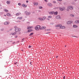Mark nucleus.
Here are the masks:
<instances>
[{
	"mask_svg": "<svg viewBox=\"0 0 79 79\" xmlns=\"http://www.w3.org/2000/svg\"><path fill=\"white\" fill-rule=\"evenodd\" d=\"M73 27H77V26L74 25L73 26Z\"/></svg>",
	"mask_w": 79,
	"mask_h": 79,
	"instance_id": "16",
	"label": "nucleus"
},
{
	"mask_svg": "<svg viewBox=\"0 0 79 79\" xmlns=\"http://www.w3.org/2000/svg\"><path fill=\"white\" fill-rule=\"evenodd\" d=\"M53 14L55 15H58V12L56 11V12H53Z\"/></svg>",
	"mask_w": 79,
	"mask_h": 79,
	"instance_id": "11",
	"label": "nucleus"
},
{
	"mask_svg": "<svg viewBox=\"0 0 79 79\" xmlns=\"http://www.w3.org/2000/svg\"><path fill=\"white\" fill-rule=\"evenodd\" d=\"M58 56H56V58H58Z\"/></svg>",
	"mask_w": 79,
	"mask_h": 79,
	"instance_id": "54",
	"label": "nucleus"
},
{
	"mask_svg": "<svg viewBox=\"0 0 79 79\" xmlns=\"http://www.w3.org/2000/svg\"><path fill=\"white\" fill-rule=\"evenodd\" d=\"M10 42H12V40L10 41Z\"/></svg>",
	"mask_w": 79,
	"mask_h": 79,
	"instance_id": "63",
	"label": "nucleus"
},
{
	"mask_svg": "<svg viewBox=\"0 0 79 79\" xmlns=\"http://www.w3.org/2000/svg\"><path fill=\"white\" fill-rule=\"evenodd\" d=\"M56 19H60V18H61V17L60 15H57L56 17Z\"/></svg>",
	"mask_w": 79,
	"mask_h": 79,
	"instance_id": "4",
	"label": "nucleus"
},
{
	"mask_svg": "<svg viewBox=\"0 0 79 79\" xmlns=\"http://www.w3.org/2000/svg\"><path fill=\"white\" fill-rule=\"evenodd\" d=\"M30 28H31H31H32V27H30Z\"/></svg>",
	"mask_w": 79,
	"mask_h": 79,
	"instance_id": "60",
	"label": "nucleus"
},
{
	"mask_svg": "<svg viewBox=\"0 0 79 79\" xmlns=\"http://www.w3.org/2000/svg\"><path fill=\"white\" fill-rule=\"evenodd\" d=\"M44 1H45V2H48V1H47V0H44Z\"/></svg>",
	"mask_w": 79,
	"mask_h": 79,
	"instance_id": "45",
	"label": "nucleus"
},
{
	"mask_svg": "<svg viewBox=\"0 0 79 79\" xmlns=\"http://www.w3.org/2000/svg\"><path fill=\"white\" fill-rule=\"evenodd\" d=\"M31 13L30 12H28L27 11H25V14L27 15V16H28V15H31Z\"/></svg>",
	"mask_w": 79,
	"mask_h": 79,
	"instance_id": "1",
	"label": "nucleus"
},
{
	"mask_svg": "<svg viewBox=\"0 0 79 79\" xmlns=\"http://www.w3.org/2000/svg\"><path fill=\"white\" fill-rule=\"evenodd\" d=\"M18 37V36L16 35L15 36V38H17Z\"/></svg>",
	"mask_w": 79,
	"mask_h": 79,
	"instance_id": "52",
	"label": "nucleus"
},
{
	"mask_svg": "<svg viewBox=\"0 0 79 79\" xmlns=\"http://www.w3.org/2000/svg\"><path fill=\"white\" fill-rule=\"evenodd\" d=\"M43 27V29H45L46 28V27Z\"/></svg>",
	"mask_w": 79,
	"mask_h": 79,
	"instance_id": "32",
	"label": "nucleus"
},
{
	"mask_svg": "<svg viewBox=\"0 0 79 79\" xmlns=\"http://www.w3.org/2000/svg\"><path fill=\"white\" fill-rule=\"evenodd\" d=\"M49 33H50V32H47V33H46V34H49Z\"/></svg>",
	"mask_w": 79,
	"mask_h": 79,
	"instance_id": "48",
	"label": "nucleus"
},
{
	"mask_svg": "<svg viewBox=\"0 0 79 79\" xmlns=\"http://www.w3.org/2000/svg\"><path fill=\"white\" fill-rule=\"evenodd\" d=\"M35 30H36V31H39V30L40 29L37 27V26H36L35 27Z\"/></svg>",
	"mask_w": 79,
	"mask_h": 79,
	"instance_id": "8",
	"label": "nucleus"
},
{
	"mask_svg": "<svg viewBox=\"0 0 79 79\" xmlns=\"http://www.w3.org/2000/svg\"><path fill=\"white\" fill-rule=\"evenodd\" d=\"M61 26L62 25L61 24L58 25V27H59L60 28H61Z\"/></svg>",
	"mask_w": 79,
	"mask_h": 79,
	"instance_id": "15",
	"label": "nucleus"
},
{
	"mask_svg": "<svg viewBox=\"0 0 79 79\" xmlns=\"http://www.w3.org/2000/svg\"><path fill=\"white\" fill-rule=\"evenodd\" d=\"M40 20V21H43V20L42 19V18H38Z\"/></svg>",
	"mask_w": 79,
	"mask_h": 79,
	"instance_id": "18",
	"label": "nucleus"
},
{
	"mask_svg": "<svg viewBox=\"0 0 79 79\" xmlns=\"http://www.w3.org/2000/svg\"><path fill=\"white\" fill-rule=\"evenodd\" d=\"M71 16H72V17H74V15H71Z\"/></svg>",
	"mask_w": 79,
	"mask_h": 79,
	"instance_id": "35",
	"label": "nucleus"
},
{
	"mask_svg": "<svg viewBox=\"0 0 79 79\" xmlns=\"http://www.w3.org/2000/svg\"><path fill=\"white\" fill-rule=\"evenodd\" d=\"M68 8H69V9H70V10H73V6H69L68 7Z\"/></svg>",
	"mask_w": 79,
	"mask_h": 79,
	"instance_id": "6",
	"label": "nucleus"
},
{
	"mask_svg": "<svg viewBox=\"0 0 79 79\" xmlns=\"http://www.w3.org/2000/svg\"><path fill=\"white\" fill-rule=\"evenodd\" d=\"M32 46H29V48H31Z\"/></svg>",
	"mask_w": 79,
	"mask_h": 79,
	"instance_id": "41",
	"label": "nucleus"
},
{
	"mask_svg": "<svg viewBox=\"0 0 79 79\" xmlns=\"http://www.w3.org/2000/svg\"><path fill=\"white\" fill-rule=\"evenodd\" d=\"M24 38H23V39H22V40H24Z\"/></svg>",
	"mask_w": 79,
	"mask_h": 79,
	"instance_id": "61",
	"label": "nucleus"
},
{
	"mask_svg": "<svg viewBox=\"0 0 79 79\" xmlns=\"http://www.w3.org/2000/svg\"><path fill=\"white\" fill-rule=\"evenodd\" d=\"M15 43V42H14V43H12V44H14Z\"/></svg>",
	"mask_w": 79,
	"mask_h": 79,
	"instance_id": "59",
	"label": "nucleus"
},
{
	"mask_svg": "<svg viewBox=\"0 0 79 79\" xmlns=\"http://www.w3.org/2000/svg\"><path fill=\"white\" fill-rule=\"evenodd\" d=\"M57 1H59V2H61L62 1V0H57Z\"/></svg>",
	"mask_w": 79,
	"mask_h": 79,
	"instance_id": "44",
	"label": "nucleus"
},
{
	"mask_svg": "<svg viewBox=\"0 0 79 79\" xmlns=\"http://www.w3.org/2000/svg\"><path fill=\"white\" fill-rule=\"evenodd\" d=\"M75 23H76L77 24H78V22L77 20H76L75 22Z\"/></svg>",
	"mask_w": 79,
	"mask_h": 79,
	"instance_id": "26",
	"label": "nucleus"
},
{
	"mask_svg": "<svg viewBox=\"0 0 79 79\" xmlns=\"http://www.w3.org/2000/svg\"><path fill=\"white\" fill-rule=\"evenodd\" d=\"M21 5V3H18V5H19V6H20V5Z\"/></svg>",
	"mask_w": 79,
	"mask_h": 79,
	"instance_id": "37",
	"label": "nucleus"
},
{
	"mask_svg": "<svg viewBox=\"0 0 79 79\" xmlns=\"http://www.w3.org/2000/svg\"><path fill=\"white\" fill-rule=\"evenodd\" d=\"M47 20H48V21H49V20H50V19H48V18H47Z\"/></svg>",
	"mask_w": 79,
	"mask_h": 79,
	"instance_id": "50",
	"label": "nucleus"
},
{
	"mask_svg": "<svg viewBox=\"0 0 79 79\" xmlns=\"http://www.w3.org/2000/svg\"><path fill=\"white\" fill-rule=\"evenodd\" d=\"M56 8H57V9H58L59 8H58V7H56Z\"/></svg>",
	"mask_w": 79,
	"mask_h": 79,
	"instance_id": "64",
	"label": "nucleus"
},
{
	"mask_svg": "<svg viewBox=\"0 0 79 79\" xmlns=\"http://www.w3.org/2000/svg\"><path fill=\"white\" fill-rule=\"evenodd\" d=\"M30 30L31 32L32 31V29H30Z\"/></svg>",
	"mask_w": 79,
	"mask_h": 79,
	"instance_id": "55",
	"label": "nucleus"
},
{
	"mask_svg": "<svg viewBox=\"0 0 79 79\" xmlns=\"http://www.w3.org/2000/svg\"><path fill=\"white\" fill-rule=\"evenodd\" d=\"M4 11H5L6 13H7V12H8V10H6L5 9Z\"/></svg>",
	"mask_w": 79,
	"mask_h": 79,
	"instance_id": "23",
	"label": "nucleus"
},
{
	"mask_svg": "<svg viewBox=\"0 0 79 79\" xmlns=\"http://www.w3.org/2000/svg\"><path fill=\"white\" fill-rule=\"evenodd\" d=\"M65 79V76H64V77H63V79Z\"/></svg>",
	"mask_w": 79,
	"mask_h": 79,
	"instance_id": "53",
	"label": "nucleus"
},
{
	"mask_svg": "<svg viewBox=\"0 0 79 79\" xmlns=\"http://www.w3.org/2000/svg\"><path fill=\"white\" fill-rule=\"evenodd\" d=\"M48 6H49V7H52V6H53V5L50 3H49L48 4Z\"/></svg>",
	"mask_w": 79,
	"mask_h": 79,
	"instance_id": "5",
	"label": "nucleus"
},
{
	"mask_svg": "<svg viewBox=\"0 0 79 79\" xmlns=\"http://www.w3.org/2000/svg\"><path fill=\"white\" fill-rule=\"evenodd\" d=\"M50 30H51L50 29H48L47 30V31H50Z\"/></svg>",
	"mask_w": 79,
	"mask_h": 79,
	"instance_id": "46",
	"label": "nucleus"
},
{
	"mask_svg": "<svg viewBox=\"0 0 79 79\" xmlns=\"http://www.w3.org/2000/svg\"><path fill=\"white\" fill-rule=\"evenodd\" d=\"M33 4L35 5H38L39 4L37 2H34Z\"/></svg>",
	"mask_w": 79,
	"mask_h": 79,
	"instance_id": "13",
	"label": "nucleus"
},
{
	"mask_svg": "<svg viewBox=\"0 0 79 79\" xmlns=\"http://www.w3.org/2000/svg\"><path fill=\"white\" fill-rule=\"evenodd\" d=\"M17 19H19L20 20V19H23V17H18Z\"/></svg>",
	"mask_w": 79,
	"mask_h": 79,
	"instance_id": "17",
	"label": "nucleus"
},
{
	"mask_svg": "<svg viewBox=\"0 0 79 79\" xmlns=\"http://www.w3.org/2000/svg\"><path fill=\"white\" fill-rule=\"evenodd\" d=\"M33 34H34V33H31L29 35V36H31V35H33Z\"/></svg>",
	"mask_w": 79,
	"mask_h": 79,
	"instance_id": "21",
	"label": "nucleus"
},
{
	"mask_svg": "<svg viewBox=\"0 0 79 79\" xmlns=\"http://www.w3.org/2000/svg\"><path fill=\"white\" fill-rule=\"evenodd\" d=\"M31 29V28H30V27H28L27 28V29Z\"/></svg>",
	"mask_w": 79,
	"mask_h": 79,
	"instance_id": "36",
	"label": "nucleus"
},
{
	"mask_svg": "<svg viewBox=\"0 0 79 79\" xmlns=\"http://www.w3.org/2000/svg\"><path fill=\"white\" fill-rule=\"evenodd\" d=\"M69 8H68V9H67V11H69Z\"/></svg>",
	"mask_w": 79,
	"mask_h": 79,
	"instance_id": "40",
	"label": "nucleus"
},
{
	"mask_svg": "<svg viewBox=\"0 0 79 79\" xmlns=\"http://www.w3.org/2000/svg\"><path fill=\"white\" fill-rule=\"evenodd\" d=\"M13 30V28H12L10 29V31H11V30Z\"/></svg>",
	"mask_w": 79,
	"mask_h": 79,
	"instance_id": "47",
	"label": "nucleus"
},
{
	"mask_svg": "<svg viewBox=\"0 0 79 79\" xmlns=\"http://www.w3.org/2000/svg\"><path fill=\"white\" fill-rule=\"evenodd\" d=\"M77 21H78V23H79V20H77Z\"/></svg>",
	"mask_w": 79,
	"mask_h": 79,
	"instance_id": "51",
	"label": "nucleus"
},
{
	"mask_svg": "<svg viewBox=\"0 0 79 79\" xmlns=\"http://www.w3.org/2000/svg\"><path fill=\"white\" fill-rule=\"evenodd\" d=\"M30 64L31 65H32V63L31 62H30Z\"/></svg>",
	"mask_w": 79,
	"mask_h": 79,
	"instance_id": "57",
	"label": "nucleus"
},
{
	"mask_svg": "<svg viewBox=\"0 0 79 79\" xmlns=\"http://www.w3.org/2000/svg\"><path fill=\"white\" fill-rule=\"evenodd\" d=\"M31 32V30L30 29L28 30L27 32Z\"/></svg>",
	"mask_w": 79,
	"mask_h": 79,
	"instance_id": "31",
	"label": "nucleus"
},
{
	"mask_svg": "<svg viewBox=\"0 0 79 79\" xmlns=\"http://www.w3.org/2000/svg\"><path fill=\"white\" fill-rule=\"evenodd\" d=\"M9 24L8 22H6L4 23V25H8Z\"/></svg>",
	"mask_w": 79,
	"mask_h": 79,
	"instance_id": "7",
	"label": "nucleus"
},
{
	"mask_svg": "<svg viewBox=\"0 0 79 79\" xmlns=\"http://www.w3.org/2000/svg\"><path fill=\"white\" fill-rule=\"evenodd\" d=\"M67 24H71V21H69L67 22Z\"/></svg>",
	"mask_w": 79,
	"mask_h": 79,
	"instance_id": "10",
	"label": "nucleus"
},
{
	"mask_svg": "<svg viewBox=\"0 0 79 79\" xmlns=\"http://www.w3.org/2000/svg\"><path fill=\"white\" fill-rule=\"evenodd\" d=\"M26 3H28L29 2V1H26Z\"/></svg>",
	"mask_w": 79,
	"mask_h": 79,
	"instance_id": "49",
	"label": "nucleus"
},
{
	"mask_svg": "<svg viewBox=\"0 0 79 79\" xmlns=\"http://www.w3.org/2000/svg\"><path fill=\"white\" fill-rule=\"evenodd\" d=\"M7 16H11V15L10 14V13H7L6 14Z\"/></svg>",
	"mask_w": 79,
	"mask_h": 79,
	"instance_id": "12",
	"label": "nucleus"
},
{
	"mask_svg": "<svg viewBox=\"0 0 79 79\" xmlns=\"http://www.w3.org/2000/svg\"><path fill=\"white\" fill-rule=\"evenodd\" d=\"M48 18H52V16H48Z\"/></svg>",
	"mask_w": 79,
	"mask_h": 79,
	"instance_id": "28",
	"label": "nucleus"
},
{
	"mask_svg": "<svg viewBox=\"0 0 79 79\" xmlns=\"http://www.w3.org/2000/svg\"><path fill=\"white\" fill-rule=\"evenodd\" d=\"M50 24L51 25H53V24H54V23H51Z\"/></svg>",
	"mask_w": 79,
	"mask_h": 79,
	"instance_id": "33",
	"label": "nucleus"
},
{
	"mask_svg": "<svg viewBox=\"0 0 79 79\" xmlns=\"http://www.w3.org/2000/svg\"><path fill=\"white\" fill-rule=\"evenodd\" d=\"M42 6H40L39 7V9H42Z\"/></svg>",
	"mask_w": 79,
	"mask_h": 79,
	"instance_id": "30",
	"label": "nucleus"
},
{
	"mask_svg": "<svg viewBox=\"0 0 79 79\" xmlns=\"http://www.w3.org/2000/svg\"><path fill=\"white\" fill-rule=\"evenodd\" d=\"M40 30H42L43 29V27H40Z\"/></svg>",
	"mask_w": 79,
	"mask_h": 79,
	"instance_id": "27",
	"label": "nucleus"
},
{
	"mask_svg": "<svg viewBox=\"0 0 79 79\" xmlns=\"http://www.w3.org/2000/svg\"><path fill=\"white\" fill-rule=\"evenodd\" d=\"M50 15H53V12H49Z\"/></svg>",
	"mask_w": 79,
	"mask_h": 79,
	"instance_id": "20",
	"label": "nucleus"
},
{
	"mask_svg": "<svg viewBox=\"0 0 79 79\" xmlns=\"http://www.w3.org/2000/svg\"><path fill=\"white\" fill-rule=\"evenodd\" d=\"M15 32H20L21 31V29L19 28H16L15 29Z\"/></svg>",
	"mask_w": 79,
	"mask_h": 79,
	"instance_id": "2",
	"label": "nucleus"
},
{
	"mask_svg": "<svg viewBox=\"0 0 79 79\" xmlns=\"http://www.w3.org/2000/svg\"><path fill=\"white\" fill-rule=\"evenodd\" d=\"M42 19H43V21H44L46 19V17L44 16L42 17Z\"/></svg>",
	"mask_w": 79,
	"mask_h": 79,
	"instance_id": "9",
	"label": "nucleus"
},
{
	"mask_svg": "<svg viewBox=\"0 0 79 79\" xmlns=\"http://www.w3.org/2000/svg\"><path fill=\"white\" fill-rule=\"evenodd\" d=\"M22 6L23 7H24V6H25V4H23L22 5Z\"/></svg>",
	"mask_w": 79,
	"mask_h": 79,
	"instance_id": "34",
	"label": "nucleus"
},
{
	"mask_svg": "<svg viewBox=\"0 0 79 79\" xmlns=\"http://www.w3.org/2000/svg\"><path fill=\"white\" fill-rule=\"evenodd\" d=\"M60 10V11H63L64 10V9H65V7H60L59 8Z\"/></svg>",
	"mask_w": 79,
	"mask_h": 79,
	"instance_id": "3",
	"label": "nucleus"
},
{
	"mask_svg": "<svg viewBox=\"0 0 79 79\" xmlns=\"http://www.w3.org/2000/svg\"><path fill=\"white\" fill-rule=\"evenodd\" d=\"M56 27H58V25H56Z\"/></svg>",
	"mask_w": 79,
	"mask_h": 79,
	"instance_id": "43",
	"label": "nucleus"
},
{
	"mask_svg": "<svg viewBox=\"0 0 79 79\" xmlns=\"http://www.w3.org/2000/svg\"><path fill=\"white\" fill-rule=\"evenodd\" d=\"M3 30H4L3 28H2L0 29V31H3Z\"/></svg>",
	"mask_w": 79,
	"mask_h": 79,
	"instance_id": "29",
	"label": "nucleus"
},
{
	"mask_svg": "<svg viewBox=\"0 0 79 79\" xmlns=\"http://www.w3.org/2000/svg\"><path fill=\"white\" fill-rule=\"evenodd\" d=\"M16 34V32H15L12 34V35H15V34Z\"/></svg>",
	"mask_w": 79,
	"mask_h": 79,
	"instance_id": "25",
	"label": "nucleus"
},
{
	"mask_svg": "<svg viewBox=\"0 0 79 79\" xmlns=\"http://www.w3.org/2000/svg\"><path fill=\"white\" fill-rule=\"evenodd\" d=\"M53 2L54 3H56V2L55 1H53Z\"/></svg>",
	"mask_w": 79,
	"mask_h": 79,
	"instance_id": "38",
	"label": "nucleus"
},
{
	"mask_svg": "<svg viewBox=\"0 0 79 79\" xmlns=\"http://www.w3.org/2000/svg\"><path fill=\"white\" fill-rule=\"evenodd\" d=\"M18 64V62H15V63H14V64Z\"/></svg>",
	"mask_w": 79,
	"mask_h": 79,
	"instance_id": "42",
	"label": "nucleus"
},
{
	"mask_svg": "<svg viewBox=\"0 0 79 79\" xmlns=\"http://www.w3.org/2000/svg\"><path fill=\"white\" fill-rule=\"evenodd\" d=\"M6 16V15H4V16Z\"/></svg>",
	"mask_w": 79,
	"mask_h": 79,
	"instance_id": "58",
	"label": "nucleus"
},
{
	"mask_svg": "<svg viewBox=\"0 0 79 79\" xmlns=\"http://www.w3.org/2000/svg\"><path fill=\"white\" fill-rule=\"evenodd\" d=\"M2 6V5H1V4L0 3V6Z\"/></svg>",
	"mask_w": 79,
	"mask_h": 79,
	"instance_id": "62",
	"label": "nucleus"
},
{
	"mask_svg": "<svg viewBox=\"0 0 79 79\" xmlns=\"http://www.w3.org/2000/svg\"><path fill=\"white\" fill-rule=\"evenodd\" d=\"M21 15V13H17L16 14V16H18V15Z\"/></svg>",
	"mask_w": 79,
	"mask_h": 79,
	"instance_id": "14",
	"label": "nucleus"
},
{
	"mask_svg": "<svg viewBox=\"0 0 79 79\" xmlns=\"http://www.w3.org/2000/svg\"><path fill=\"white\" fill-rule=\"evenodd\" d=\"M6 3H7V4H8V5H9V4H10V1H7L6 2Z\"/></svg>",
	"mask_w": 79,
	"mask_h": 79,
	"instance_id": "22",
	"label": "nucleus"
},
{
	"mask_svg": "<svg viewBox=\"0 0 79 79\" xmlns=\"http://www.w3.org/2000/svg\"><path fill=\"white\" fill-rule=\"evenodd\" d=\"M37 26L38 27V28H39L40 29V26L37 25V26Z\"/></svg>",
	"mask_w": 79,
	"mask_h": 79,
	"instance_id": "24",
	"label": "nucleus"
},
{
	"mask_svg": "<svg viewBox=\"0 0 79 79\" xmlns=\"http://www.w3.org/2000/svg\"><path fill=\"white\" fill-rule=\"evenodd\" d=\"M75 2H77V0H74Z\"/></svg>",
	"mask_w": 79,
	"mask_h": 79,
	"instance_id": "56",
	"label": "nucleus"
},
{
	"mask_svg": "<svg viewBox=\"0 0 79 79\" xmlns=\"http://www.w3.org/2000/svg\"><path fill=\"white\" fill-rule=\"evenodd\" d=\"M25 8H26L27 7V6L26 5H25V6H24Z\"/></svg>",
	"mask_w": 79,
	"mask_h": 79,
	"instance_id": "39",
	"label": "nucleus"
},
{
	"mask_svg": "<svg viewBox=\"0 0 79 79\" xmlns=\"http://www.w3.org/2000/svg\"><path fill=\"white\" fill-rule=\"evenodd\" d=\"M61 28V29H64L65 27L64 26H62Z\"/></svg>",
	"mask_w": 79,
	"mask_h": 79,
	"instance_id": "19",
	"label": "nucleus"
}]
</instances>
